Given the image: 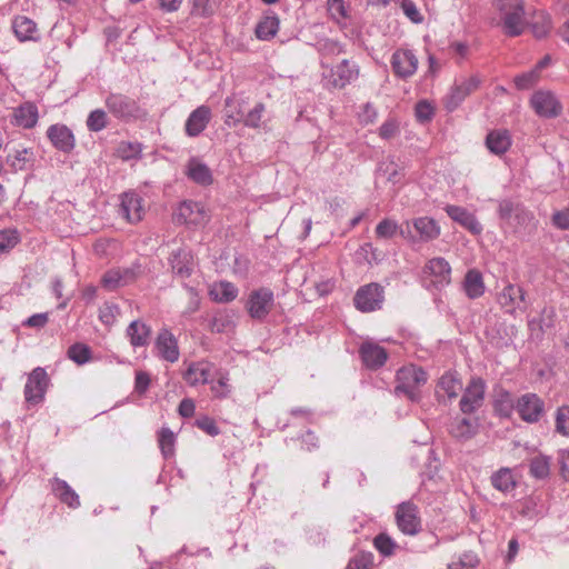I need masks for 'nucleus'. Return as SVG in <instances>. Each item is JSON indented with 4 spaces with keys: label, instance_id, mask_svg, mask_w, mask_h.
<instances>
[{
    "label": "nucleus",
    "instance_id": "nucleus-1",
    "mask_svg": "<svg viewBox=\"0 0 569 569\" xmlns=\"http://www.w3.org/2000/svg\"><path fill=\"white\" fill-rule=\"evenodd\" d=\"M492 7L498 17L497 26L508 37L521 36L527 28L525 0H493Z\"/></svg>",
    "mask_w": 569,
    "mask_h": 569
},
{
    "label": "nucleus",
    "instance_id": "nucleus-2",
    "mask_svg": "<svg viewBox=\"0 0 569 569\" xmlns=\"http://www.w3.org/2000/svg\"><path fill=\"white\" fill-rule=\"evenodd\" d=\"M323 69L322 80L328 88L343 89L352 81L357 80L360 73L358 64L349 59H342L340 62L329 66L321 61Z\"/></svg>",
    "mask_w": 569,
    "mask_h": 569
},
{
    "label": "nucleus",
    "instance_id": "nucleus-3",
    "mask_svg": "<svg viewBox=\"0 0 569 569\" xmlns=\"http://www.w3.org/2000/svg\"><path fill=\"white\" fill-rule=\"evenodd\" d=\"M529 106L538 117L545 119H555L563 113L561 100L548 89L536 90L529 99Z\"/></svg>",
    "mask_w": 569,
    "mask_h": 569
},
{
    "label": "nucleus",
    "instance_id": "nucleus-4",
    "mask_svg": "<svg viewBox=\"0 0 569 569\" xmlns=\"http://www.w3.org/2000/svg\"><path fill=\"white\" fill-rule=\"evenodd\" d=\"M428 380L427 372L418 366L407 365L397 371V391H402L410 399H415L417 391Z\"/></svg>",
    "mask_w": 569,
    "mask_h": 569
},
{
    "label": "nucleus",
    "instance_id": "nucleus-5",
    "mask_svg": "<svg viewBox=\"0 0 569 569\" xmlns=\"http://www.w3.org/2000/svg\"><path fill=\"white\" fill-rule=\"evenodd\" d=\"M174 220L191 228L204 227L210 220V213L207 208L192 200L183 201L174 212Z\"/></svg>",
    "mask_w": 569,
    "mask_h": 569
},
{
    "label": "nucleus",
    "instance_id": "nucleus-6",
    "mask_svg": "<svg viewBox=\"0 0 569 569\" xmlns=\"http://www.w3.org/2000/svg\"><path fill=\"white\" fill-rule=\"evenodd\" d=\"M398 529L408 536H416L421 530L419 508L411 501L398 505L395 512Z\"/></svg>",
    "mask_w": 569,
    "mask_h": 569
},
{
    "label": "nucleus",
    "instance_id": "nucleus-7",
    "mask_svg": "<svg viewBox=\"0 0 569 569\" xmlns=\"http://www.w3.org/2000/svg\"><path fill=\"white\" fill-rule=\"evenodd\" d=\"M274 306V296L269 288L252 290L246 302V310L252 319H264Z\"/></svg>",
    "mask_w": 569,
    "mask_h": 569
},
{
    "label": "nucleus",
    "instance_id": "nucleus-8",
    "mask_svg": "<svg viewBox=\"0 0 569 569\" xmlns=\"http://www.w3.org/2000/svg\"><path fill=\"white\" fill-rule=\"evenodd\" d=\"M49 386V377L46 370L38 367L28 376L24 386V398L27 402L37 405L44 398L47 388Z\"/></svg>",
    "mask_w": 569,
    "mask_h": 569
},
{
    "label": "nucleus",
    "instance_id": "nucleus-9",
    "mask_svg": "<svg viewBox=\"0 0 569 569\" xmlns=\"http://www.w3.org/2000/svg\"><path fill=\"white\" fill-rule=\"evenodd\" d=\"M355 306L362 312H370L381 307L383 289L378 283H369L358 289L355 296Z\"/></svg>",
    "mask_w": 569,
    "mask_h": 569
},
{
    "label": "nucleus",
    "instance_id": "nucleus-10",
    "mask_svg": "<svg viewBox=\"0 0 569 569\" xmlns=\"http://www.w3.org/2000/svg\"><path fill=\"white\" fill-rule=\"evenodd\" d=\"M516 410L523 421L533 423L543 415L545 402L536 393H525L517 400Z\"/></svg>",
    "mask_w": 569,
    "mask_h": 569
},
{
    "label": "nucleus",
    "instance_id": "nucleus-11",
    "mask_svg": "<svg viewBox=\"0 0 569 569\" xmlns=\"http://www.w3.org/2000/svg\"><path fill=\"white\" fill-rule=\"evenodd\" d=\"M395 76L400 79L412 77L418 69V58L409 49H397L390 60Z\"/></svg>",
    "mask_w": 569,
    "mask_h": 569
},
{
    "label": "nucleus",
    "instance_id": "nucleus-12",
    "mask_svg": "<svg viewBox=\"0 0 569 569\" xmlns=\"http://www.w3.org/2000/svg\"><path fill=\"white\" fill-rule=\"evenodd\" d=\"M248 98L239 93H233L226 98L223 108V121L229 128H233L243 122Z\"/></svg>",
    "mask_w": 569,
    "mask_h": 569
},
{
    "label": "nucleus",
    "instance_id": "nucleus-13",
    "mask_svg": "<svg viewBox=\"0 0 569 569\" xmlns=\"http://www.w3.org/2000/svg\"><path fill=\"white\" fill-rule=\"evenodd\" d=\"M486 383L481 378H472L460 400V410L472 413L482 406Z\"/></svg>",
    "mask_w": 569,
    "mask_h": 569
},
{
    "label": "nucleus",
    "instance_id": "nucleus-14",
    "mask_svg": "<svg viewBox=\"0 0 569 569\" xmlns=\"http://www.w3.org/2000/svg\"><path fill=\"white\" fill-rule=\"evenodd\" d=\"M405 224L407 230H400V234L405 238L411 237V232L409 230L410 224H412L421 241L435 240L441 232V228L438 222L430 217L415 218L411 221H406Z\"/></svg>",
    "mask_w": 569,
    "mask_h": 569
},
{
    "label": "nucleus",
    "instance_id": "nucleus-15",
    "mask_svg": "<svg viewBox=\"0 0 569 569\" xmlns=\"http://www.w3.org/2000/svg\"><path fill=\"white\" fill-rule=\"evenodd\" d=\"M119 212L129 223L141 221L146 212L142 198L133 191L122 193Z\"/></svg>",
    "mask_w": 569,
    "mask_h": 569
},
{
    "label": "nucleus",
    "instance_id": "nucleus-16",
    "mask_svg": "<svg viewBox=\"0 0 569 569\" xmlns=\"http://www.w3.org/2000/svg\"><path fill=\"white\" fill-rule=\"evenodd\" d=\"M106 107L117 118L128 120L138 113L137 102L123 94L111 93L106 99Z\"/></svg>",
    "mask_w": 569,
    "mask_h": 569
},
{
    "label": "nucleus",
    "instance_id": "nucleus-17",
    "mask_svg": "<svg viewBox=\"0 0 569 569\" xmlns=\"http://www.w3.org/2000/svg\"><path fill=\"white\" fill-rule=\"evenodd\" d=\"M525 302V291L521 287L509 283L498 295V303L508 313L521 310Z\"/></svg>",
    "mask_w": 569,
    "mask_h": 569
},
{
    "label": "nucleus",
    "instance_id": "nucleus-18",
    "mask_svg": "<svg viewBox=\"0 0 569 569\" xmlns=\"http://www.w3.org/2000/svg\"><path fill=\"white\" fill-rule=\"evenodd\" d=\"M462 390V382L459 375L453 371L445 372L436 386V396L441 401L456 399Z\"/></svg>",
    "mask_w": 569,
    "mask_h": 569
},
{
    "label": "nucleus",
    "instance_id": "nucleus-19",
    "mask_svg": "<svg viewBox=\"0 0 569 569\" xmlns=\"http://www.w3.org/2000/svg\"><path fill=\"white\" fill-rule=\"evenodd\" d=\"M423 272L431 277V282L435 286L443 287L451 281V267L446 259L440 257L430 259L426 263Z\"/></svg>",
    "mask_w": 569,
    "mask_h": 569
},
{
    "label": "nucleus",
    "instance_id": "nucleus-20",
    "mask_svg": "<svg viewBox=\"0 0 569 569\" xmlns=\"http://www.w3.org/2000/svg\"><path fill=\"white\" fill-rule=\"evenodd\" d=\"M480 81L477 77L465 79L456 84L446 98V107L448 110H455L469 94L478 89Z\"/></svg>",
    "mask_w": 569,
    "mask_h": 569
},
{
    "label": "nucleus",
    "instance_id": "nucleus-21",
    "mask_svg": "<svg viewBox=\"0 0 569 569\" xmlns=\"http://www.w3.org/2000/svg\"><path fill=\"white\" fill-rule=\"evenodd\" d=\"M156 349L158 355L169 362H176L180 352L174 336L166 328L161 329L156 340Z\"/></svg>",
    "mask_w": 569,
    "mask_h": 569
},
{
    "label": "nucleus",
    "instance_id": "nucleus-22",
    "mask_svg": "<svg viewBox=\"0 0 569 569\" xmlns=\"http://www.w3.org/2000/svg\"><path fill=\"white\" fill-rule=\"evenodd\" d=\"M445 210L453 221L458 222L471 233L480 234L482 232V226L475 214L469 212L467 209L459 206L448 204Z\"/></svg>",
    "mask_w": 569,
    "mask_h": 569
},
{
    "label": "nucleus",
    "instance_id": "nucleus-23",
    "mask_svg": "<svg viewBox=\"0 0 569 569\" xmlns=\"http://www.w3.org/2000/svg\"><path fill=\"white\" fill-rule=\"evenodd\" d=\"M360 356L366 367L377 369L388 359L386 349L376 342L367 341L360 347Z\"/></svg>",
    "mask_w": 569,
    "mask_h": 569
},
{
    "label": "nucleus",
    "instance_id": "nucleus-24",
    "mask_svg": "<svg viewBox=\"0 0 569 569\" xmlns=\"http://www.w3.org/2000/svg\"><path fill=\"white\" fill-rule=\"evenodd\" d=\"M211 119V110L208 106H200L188 117L184 126L186 133L189 137L199 136L208 126Z\"/></svg>",
    "mask_w": 569,
    "mask_h": 569
},
{
    "label": "nucleus",
    "instance_id": "nucleus-25",
    "mask_svg": "<svg viewBox=\"0 0 569 569\" xmlns=\"http://www.w3.org/2000/svg\"><path fill=\"white\" fill-rule=\"evenodd\" d=\"M47 136L51 143L63 152H69L74 147V136L64 124H52L47 131Z\"/></svg>",
    "mask_w": 569,
    "mask_h": 569
},
{
    "label": "nucleus",
    "instance_id": "nucleus-26",
    "mask_svg": "<svg viewBox=\"0 0 569 569\" xmlns=\"http://www.w3.org/2000/svg\"><path fill=\"white\" fill-rule=\"evenodd\" d=\"M209 298L217 303H229L237 299L238 287L227 280L214 281L208 288Z\"/></svg>",
    "mask_w": 569,
    "mask_h": 569
},
{
    "label": "nucleus",
    "instance_id": "nucleus-27",
    "mask_svg": "<svg viewBox=\"0 0 569 569\" xmlns=\"http://www.w3.org/2000/svg\"><path fill=\"white\" fill-rule=\"evenodd\" d=\"M511 134L507 129H495L488 132L486 137V147L496 154H505L511 147Z\"/></svg>",
    "mask_w": 569,
    "mask_h": 569
},
{
    "label": "nucleus",
    "instance_id": "nucleus-28",
    "mask_svg": "<svg viewBox=\"0 0 569 569\" xmlns=\"http://www.w3.org/2000/svg\"><path fill=\"white\" fill-rule=\"evenodd\" d=\"M172 271L181 278H188L194 268L193 254L184 249H179L172 253L170 259Z\"/></svg>",
    "mask_w": 569,
    "mask_h": 569
},
{
    "label": "nucleus",
    "instance_id": "nucleus-29",
    "mask_svg": "<svg viewBox=\"0 0 569 569\" xmlns=\"http://www.w3.org/2000/svg\"><path fill=\"white\" fill-rule=\"evenodd\" d=\"M39 119L38 108L32 102H24L13 111V123L24 129L33 128Z\"/></svg>",
    "mask_w": 569,
    "mask_h": 569
},
{
    "label": "nucleus",
    "instance_id": "nucleus-30",
    "mask_svg": "<svg viewBox=\"0 0 569 569\" xmlns=\"http://www.w3.org/2000/svg\"><path fill=\"white\" fill-rule=\"evenodd\" d=\"M12 28L16 37L21 41H37L39 39V31L37 23L28 17L18 16L12 22Z\"/></svg>",
    "mask_w": 569,
    "mask_h": 569
},
{
    "label": "nucleus",
    "instance_id": "nucleus-31",
    "mask_svg": "<svg viewBox=\"0 0 569 569\" xmlns=\"http://www.w3.org/2000/svg\"><path fill=\"white\" fill-rule=\"evenodd\" d=\"M462 288L467 297L470 299L481 297L486 290L481 272L477 269L468 270L462 282Z\"/></svg>",
    "mask_w": 569,
    "mask_h": 569
},
{
    "label": "nucleus",
    "instance_id": "nucleus-32",
    "mask_svg": "<svg viewBox=\"0 0 569 569\" xmlns=\"http://www.w3.org/2000/svg\"><path fill=\"white\" fill-rule=\"evenodd\" d=\"M211 372V365L207 361L189 363L183 373V379L190 386L206 383Z\"/></svg>",
    "mask_w": 569,
    "mask_h": 569
},
{
    "label": "nucleus",
    "instance_id": "nucleus-33",
    "mask_svg": "<svg viewBox=\"0 0 569 569\" xmlns=\"http://www.w3.org/2000/svg\"><path fill=\"white\" fill-rule=\"evenodd\" d=\"M151 329L144 322L132 321L127 328V336L133 347H143L149 343Z\"/></svg>",
    "mask_w": 569,
    "mask_h": 569
},
{
    "label": "nucleus",
    "instance_id": "nucleus-34",
    "mask_svg": "<svg viewBox=\"0 0 569 569\" xmlns=\"http://www.w3.org/2000/svg\"><path fill=\"white\" fill-rule=\"evenodd\" d=\"M188 177L196 183L208 186L212 183L210 169L198 160H190L187 167Z\"/></svg>",
    "mask_w": 569,
    "mask_h": 569
},
{
    "label": "nucleus",
    "instance_id": "nucleus-35",
    "mask_svg": "<svg viewBox=\"0 0 569 569\" xmlns=\"http://www.w3.org/2000/svg\"><path fill=\"white\" fill-rule=\"evenodd\" d=\"M279 18L277 16L263 17L256 27V36L260 40L272 39L279 30Z\"/></svg>",
    "mask_w": 569,
    "mask_h": 569
},
{
    "label": "nucleus",
    "instance_id": "nucleus-36",
    "mask_svg": "<svg viewBox=\"0 0 569 569\" xmlns=\"http://www.w3.org/2000/svg\"><path fill=\"white\" fill-rule=\"evenodd\" d=\"M53 491L60 501L68 505L70 508L80 506L79 496L66 481L57 479L53 483Z\"/></svg>",
    "mask_w": 569,
    "mask_h": 569
},
{
    "label": "nucleus",
    "instance_id": "nucleus-37",
    "mask_svg": "<svg viewBox=\"0 0 569 569\" xmlns=\"http://www.w3.org/2000/svg\"><path fill=\"white\" fill-rule=\"evenodd\" d=\"M33 152L31 149L20 147L13 150L12 153H9L7 157V162L14 170H23L27 168V164L32 160Z\"/></svg>",
    "mask_w": 569,
    "mask_h": 569
},
{
    "label": "nucleus",
    "instance_id": "nucleus-38",
    "mask_svg": "<svg viewBox=\"0 0 569 569\" xmlns=\"http://www.w3.org/2000/svg\"><path fill=\"white\" fill-rule=\"evenodd\" d=\"M158 445L162 456L168 459L174 453L176 436L167 427H163L158 432Z\"/></svg>",
    "mask_w": 569,
    "mask_h": 569
},
{
    "label": "nucleus",
    "instance_id": "nucleus-39",
    "mask_svg": "<svg viewBox=\"0 0 569 569\" xmlns=\"http://www.w3.org/2000/svg\"><path fill=\"white\" fill-rule=\"evenodd\" d=\"M492 486L500 491H509L515 488L516 482L512 472L508 468H501L491 476Z\"/></svg>",
    "mask_w": 569,
    "mask_h": 569
},
{
    "label": "nucleus",
    "instance_id": "nucleus-40",
    "mask_svg": "<svg viewBox=\"0 0 569 569\" xmlns=\"http://www.w3.org/2000/svg\"><path fill=\"white\" fill-rule=\"evenodd\" d=\"M449 431L456 438H469L473 433V422L469 418H456Z\"/></svg>",
    "mask_w": 569,
    "mask_h": 569
},
{
    "label": "nucleus",
    "instance_id": "nucleus-41",
    "mask_svg": "<svg viewBox=\"0 0 569 569\" xmlns=\"http://www.w3.org/2000/svg\"><path fill=\"white\" fill-rule=\"evenodd\" d=\"M266 112V104L258 102L254 107L246 113L243 124L248 128L258 129L262 124V117Z\"/></svg>",
    "mask_w": 569,
    "mask_h": 569
},
{
    "label": "nucleus",
    "instance_id": "nucleus-42",
    "mask_svg": "<svg viewBox=\"0 0 569 569\" xmlns=\"http://www.w3.org/2000/svg\"><path fill=\"white\" fill-rule=\"evenodd\" d=\"M555 427L559 435L569 437V406L565 405L556 410Z\"/></svg>",
    "mask_w": 569,
    "mask_h": 569
},
{
    "label": "nucleus",
    "instance_id": "nucleus-43",
    "mask_svg": "<svg viewBox=\"0 0 569 569\" xmlns=\"http://www.w3.org/2000/svg\"><path fill=\"white\" fill-rule=\"evenodd\" d=\"M68 357L77 365H83L91 359V349L84 343H74L68 349Z\"/></svg>",
    "mask_w": 569,
    "mask_h": 569
},
{
    "label": "nucleus",
    "instance_id": "nucleus-44",
    "mask_svg": "<svg viewBox=\"0 0 569 569\" xmlns=\"http://www.w3.org/2000/svg\"><path fill=\"white\" fill-rule=\"evenodd\" d=\"M540 78L541 77L532 68L527 72L516 76L513 79V83L518 90H528L536 86L539 82Z\"/></svg>",
    "mask_w": 569,
    "mask_h": 569
},
{
    "label": "nucleus",
    "instance_id": "nucleus-45",
    "mask_svg": "<svg viewBox=\"0 0 569 569\" xmlns=\"http://www.w3.org/2000/svg\"><path fill=\"white\" fill-rule=\"evenodd\" d=\"M20 241V236L14 229L0 230V253L9 252Z\"/></svg>",
    "mask_w": 569,
    "mask_h": 569
},
{
    "label": "nucleus",
    "instance_id": "nucleus-46",
    "mask_svg": "<svg viewBox=\"0 0 569 569\" xmlns=\"http://www.w3.org/2000/svg\"><path fill=\"white\" fill-rule=\"evenodd\" d=\"M346 569H373V555L371 552H357L350 558Z\"/></svg>",
    "mask_w": 569,
    "mask_h": 569
},
{
    "label": "nucleus",
    "instance_id": "nucleus-47",
    "mask_svg": "<svg viewBox=\"0 0 569 569\" xmlns=\"http://www.w3.org/2000/svg\"><path fill=\"white\" fill-rule=\"evenodd\" d=\"M552 29V22L548 14L540 13L536 17L532 24V33L536 38L541 39L547 37Z\"/></svg>",
    "mask_w": 569,
    "mask_h": 569
},
{
    "label": "nucleus",
    "instance_id": "nucleus-48",
    "mask_svg": "<svg viewBox=\"0 0 569 569\" xmlns=\"http://www.w3.org/2000/svg\"><path fill=\"white\" fill-rule=\"evenodd\" d=\"M108 126V116L102 109H96L90 112L87 119V127L90 131H101Z\"/></svg>",
    "mask_w": 569,
    "mask_h": 569
},
{
    "label": "nucleus",
    "instance_id": "nucleus-49",
    "mask_svg": "<svg viewBox=\"0 0 569 569\" xmlns=\"http://www.w3.org/2000/svg\"><path fill=\"white\" fill-rule=\"evenodd\" d=\"M373 546L381 555L386 557L392 556L397 548L396 542L387 533H379L373 539Z\"/></svg>",
    "mask_w": 569,
    "mask_h": 569
},
{
    "label": "nucleus",
    "instance_id": "nucleus-50",
    "mask_svg": "<svg viewBox=\"0 0 569 569\" xmlns=\"http://www.w3.org/2000/svg\"><path fill=\"white\" fill-rule=\"evenodd\" d=\"M399 226L397 221L389 218H385L377 224L375 232L377 238L390 239L397 234Z\"/></svg>",
    "mask_w": 569,
    "mask_h": 569
},
{
    "label": "nucleus",
    "instance_id": "nucleus-51",
    "mask_svg": "<svg viewBox=\"0 0 569 569\" xmlns=\"http://www.w3.org/2000/svg\"><path fill=\"white\" fill-rule=\"evenodd\" d=\"M550 462L545 456H536L530 461V473L536 478H545L549 475Z\"/></svg>",
    "mask_w": 569,
    "mask_h": 569
},
{
    "label": "nucleus",
    "instance_id": "nucleus-52",
    "mask_svg": "<svg viewBox=\"0 0 569 569\" xmlns=\"http://www.w3.org/2000/svg\"><path fill=\"white\" fill-rule=\"evenodd\" d=\"M116 153L123 160H130L140 156L141 146L137 142L122 141L117 147Z\"/></svg>",
    "mask_w": 569,
    "mask_h": 569
},
{
    "label": "nucleus",
    "instance_id": "nucleus-53",
    "mask_svg": "<svg viewBox=\"0 0 569 569\" xmlns=\"http://www.w3.org/2000/svg\"><path fill=\"white\" fill-rule=\"evenodd\" d=\"M210 330L212 332H226L233 327V322L229 315L218 313L210 321Z\"/></svg>",
    "mask_w": 569,
    "mask_h": 569
},
{
    "label": "nucleus",
    "instance_id": "nucleus-54",
    "mask_svg": "<svg viewBox=\"0 0 569 569\" xmlns=\"http://www.w3.org/2000/svg\"><path fill=\"white\" fill-rule=\"evenodd\" d=\"M102 286L108 290H113L119 286L126 283L123 279V273L120 270H109L106 272L101 279Z\"/></svg>",
    "mask_w": 569,
    "mask_h": 569
},
{
    "label": "nucleus",
    "instance_id": "nucleus-55",
    "mask_svg": "<svg viewBox=\"0 0 569 569\" xmlns=\"http://www.w3.org/2000/svg\"><path fill=\"white\" fill-rule=\"evenodd\" d=\"M321 52V61H326L331 56H338L342 52H345L343 47L337 42L331 40H326L323 43H321L320 47Z\"/></svg>",
    "mask_w": 569,
    "mask_h": 569
},
{
    "label": "nucleus",
    "instance_id": "nucleus-56",
    "mask_svg": "<svg viewBox=\"0 0 569 569\" xmlns=\"http://www.w3.org/2000/svg\"><path fill=\"white\" fill-rule=\"evenodd\" d=\"M327 4L330 16L337 22H340L341 20L347 18V9L345 7L343 0H328Z\"/></svg>",
    "mask_w": 569,
    "mask_h": 569
},
{
    "label": "nucleus",
    "instance_id": "nucleus-57",
    "mask_svg": "<svg viewBox=\"0 0 569 569\" xmlns=\"http://www.w3.org/2000/svg\"><path fill=\"white\" fill-rule=\"evenodd\" d=\"M383 171L388 174V181L392 183H400L405 177L402 168L393 161L387 162Z\"/></svg>",
    "mask_w": 569,
    "mask_h": 569
},
{
    "label": "nucleus",
    "instance_id": "nucleus-58",
    "mask_svg": "<svg viewBox=\"0 0 569 569\" xmlns=\"http://www.w3.org/2000/svg\"><path fill=\"white\" fill-rule=\"evenodd\" d=\"M401 8L403 13L415 23H420L423 20L422 14L416 7L412 0H402Z\"/></svg>",
    "mask_w": 569,
    "mask_h": 569
},
{
    "label": "nucleus",
    "instance_id": "nucleus-59",
    "mask_svg": "<svg viewBox=\"0 0 569 569\" xmlns=\"http://www.w3.org/2000/svg\"><path fill=\"white\" fill-rule=\"evenodd\" d=\"M196 426L210 436L219 435V428L216 425V421L210 417H200L196 421Z\"/></svg>",
    "mask_w": 569,
    "mask_h": 569
},
{
    "label": "nucleus",
    "instance_id": "nucleus-60",
    "mask_svg": "<svg viewBox=\"0 0 569 569\" xmlns=\"http://www.w3.org/2000/svg\"><path fill=\"white\" fill-rule=\"evenodd\" d=\"M496 409L502 415V416H510L512 409H513V402L511 399V396L509 393H503L501 397L496 401Z\"/></svg>",
    "mask_w": 569,
    "mask_h": 569
},
{
    "label": "nucleus",
    "instance_id": "nucleus-61",
    "mask_svg": "<svg viewBox=\"0 0 569 569\" xmlns=\"http://www.w3.org/2000/svg\"><path fill=\"white\" fill-rule=\"evenodd\" d=\"M193 11L196 14L201 17L212 16L216 11L214 6L210 2V0H194L193 2Z\"/></svg>",
    "mask_w": 569,
    "mask_h": 569
},
{
    "label": "nucleus",
    "instance_id": "nucleus-62",
    "mask_svg": "<svg viewBox=\"0 0 569 569\" xmlns=\"http://www.w3.org/2000/svg\"><path fill=\"white\" fill-rule=\"evenodd\" d=\"M433 116V108L427 101H420L416 106V117L419 121H429Z\"/></svg>",
    "mask_w": 569,
    "mask_h": 569
},
{
    "label": "nucleus",
    "instance_id": "nucleus-63",
    "mask_svg": "<svg viewBox=\"0 0 569 569\" xmlns=\"http://www.w3.org/2000/svg\"><path fill=\"white\" fill-rule=\"evenodd\" d=\"M552 222L559 229H569V209L555 212L552 216Z\"/></svg>",
    "mask_w": 569,
    "mask_h": 569
},
{
    "label": "nucleus",
    "instance_id": "nucleus-64",
    "mask_svg": "<svg viewBox=\"0 0 569 569\" xmlns=\"http://www.w3.org/2000/svg\"><path fill=\"white\" fill-rule=\"evenodd\" d=\"M211 391L217 398H224L227 397L229 389H228V378L227 377H220L216 383L211 386Z\"/></svg>",
    "mask_w": 569,
    "mask_h": 569
}]
</instances>
